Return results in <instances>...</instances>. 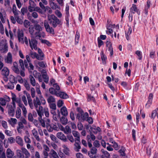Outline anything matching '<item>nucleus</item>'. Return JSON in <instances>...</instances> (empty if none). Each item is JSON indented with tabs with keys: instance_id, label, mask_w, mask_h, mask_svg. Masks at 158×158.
Here are the masks:
<instances>
[{
	"instance_id": "nucleus-1",
	"label": "nucleus",
	"mask_w": 158,
	"mask_h": 158,
	"mask_svg": "<svg viewBox=\"0 0 158 158\" xmlns=\"http://www.w3.org/2000/svg\"><path fill=\"white\" fill-rule=\"evenodd\" d=\"M48 22L46 20L44 21V27L48 33L54 35L55 32L53 27L56 28L58 25L61 26L62 23L53 14L48 15Z\"/></svg>"
},
{
	"instance_id": "nucleus-2",
	"label": "nucleus",
	"mask_w": 158,
	"mask_h": 158,
	"mask_svg": "<svg viewBox=\"0 0 158 158\" xmlns=\"http://www.w3.org/2000/svg\"><path fill=\"white\" fill-rule=\"evenodd\" d=\"M26 60H24L23 63L24 66L25 67L28 69L29 71L34 70V66L31 62L29 56L27 55L26 56Z\"/></svg>"
},
{
	"instance_id": "nucleus-3",
	"label": "nucleus",
	"mask_w": 158,
	"mask_h": 158,
	"mask_svg": "<svg viewBox=\"0 0 158 158\" xmlns=\"http://www.w3.org/2000/svg\"><path fill=\"white\" fill-rule=\"evenodd\" d=\"M88 117V114L87 112L83 113H78L77 114L76 118L79 121H84Z\"/></svg>"
},
{
	"instance_id": "nucleus-4",
	"label": "nucleus",
	"mask_w": 158,
	"mask_h": 158,
	"mask_svg": "<svg viewBox=\"0 0 158 158\" xmlns=\"http://www.w3.org/2000/svg\"><path fill=\"white\" fill-rule=\"evenodd\" d=\"M31 38L30 40L29 39L30 46L32 49H34L36 50L37 49V41L34 39V37Z\"/></svg>"
},
{
	"instance_id": "nucleus-5",
	"label": "nucleus",
	"mask_w": 158,
	"mask_h": 158,
	"mask_svg": "<svg viewBox=\"0 0 158 158\" xmlns=\"http://www.w3.org/2000/svg\"><path fill=\"white\" fill-rule=\"evenodd\" d=\"M10 99L6 95L4 96L3 98H0V106L6 105L7 102L10 101Z\"/></svg>"
},
{
	"instance_id": "nucleus-6",
	"label": "nucleus",
	"mask_w": 158,
	"mask_h": 158,
	"mask_svg": "<svg viewBox=\"0 0 158 158\" xmlns=\"http://www.w3.org/2000/svg\"><path fill=\"white\" fill-rule=\"evenodd\" d=\"M34 64L36 67H38L39 66L42 68H45L47 66L46 62L44 61L35 60L34 61Z\"/></svg>"
},
{
	"instance_id": "nucleus-7",
	"label": "nucleus",
	"mask_w": 158,
	"mask_h": 158,
	"mask_svg": "<svg viewBox=\"0 0 158 158\" xmlns=\"http://www.w3.org/2000/svg\"><path fill=\"white\" fill-rule=\"evenodd\" d=\"M18 37L19 42L22 44H23L24 34L22 31L19 30L18 31Z\"/></svg>"
},
{
	"instance_id": "nucleus-8",
	"label": "nucleus",
	"mask_w": 158,
	"mask_h": 158,
	"mask_svg": "<svg viewBox=\"0 0 158 158\" xmlns=\"http://www.w3.org/2000/svg\"><path fill=\"white\" fill-rule=\"evenodd\" d=\"M106 44L107 50L110 52V56H112L113 55V51L111 42L109 40L107 41Z\"/></svg>"
},
{
	"instance_id": "nucleus-9",
	"label": "nucleus",
	"mask_w": 158,
	"mask_h": 158,
	"mask_svg": "<svg viewBox=\"0 0 158 158\" xmlns=\"http://www.w3.org/2000/svg\"><path fill=\"white\" fill-rule=\"evenodd\" d=\"M20 66L22 70L19 73L20 75L23 77H24L25 76V73L24 72L25 70V67L24 66V64L23 60L22 59H20L19 61Z\"/></svg>"
},
{
	"instance_id": "nucleus-10",
	"label": "nucleus",
	"mask_w": 158,
	"mask_h": 158,
	"mask_svg": "<svg viewBox=\"0 0 158 158\" xmlns=\"http://www.w3.org/2000/svg\"><path fill=\"white\" fill-rule=\"evenodd\" d=\"M0 51L2 53H6L8 51L7 44L4 43L0 44Z\"/></svg>"
},
{
	"instance_id": "nucleus-11",
	"label": "nucleus",
	"mask_w": 158,
	"mask_h": 158,
	"mask_svg": "<svg viewBox=\"0 0 158 158\" xmlns=\"http://www.w3.org/2000/svg\"><path fill=\"white\" fill-rule=\"evenodd\" d=\"M56 136L64 142H66L68 141L66 136L61 132H58L56 134Z\"/></svg>"
},
{
	"instance_id": "nucleus-12",
	"label": "nucleus",
	"mask_w": 158,
	"mask_h": 158,
	"mask_svg": "<svg viewBox=\"0 0 158 158\" xmlns=\"http://www.w3.org/2000/svg\"><path fill=\"white\" fill-rule=\"evenodd\" d=\"M130 12L133 14H135L136 12L138 15H139L140 14V12L137 8L136 5L135 4H132V6L130 9Z\"/></svg>"
},
{
	"instance_id": "nucleus-13",
	"label": "nucleus",
	"mask_w": 158,
	"mask_h": 158,
	"mask_svg": "<svg viewBox=\"0 0 158 158\" xmlns=\"http://www.w3.org/2000/svg\"><path fill=\"white\" fill-rule=\"evenodd\" d=\"M21 150L23 153L24 155V158H31V154L27 149L25 148L22 147L21 148Z\"/></svg>"
},
{
	"instance_id": "nucleus-14",
	"label": "nucleus",
	"mask_w": 158,
	"mask_h": 158,
	"mask_svg": "<svg viewBox=\"0 0 158 158\" xmlns=\"http://www.w3.org/2000/svg\"><path fill=\"white\" fill-rule=\"evenodd\" d=\"M36 110L39 116L38 119L42 118L43 116H44V109L42 106H40L39 108V109H36Z\"/></svg>"
},
{
	"instance_id": "nucleus-15",
	"label": "nucleus",
	"mask_w": 158,
	"mask_h": 158,
	"mask_svg": "<svg viewBox=\"0 0 158 158\" xmlns=\"http://www.w3.org/2000/svg\"><path fill=\"white\" fill-rule=\"evenodd\" d=\"M15 140L16 143L20 146L23 147L24 145L23 141V139L20 136H18L16 137Z\"/></svg>"
},
{
	"instance_id": "nucleus-16",
	"label": "nucleus",
	"mask_w": 158,
	"mask_h": 158,
	"mask_svg": "<svg viewBox=\"0 0 158 158\" xmlns=\"http://www.w3.org/2000/svg\"><path fill=\"white\" fill-rule=\"evenodd\" d=\"M29 78L30 83L32 86H35L36 85V86H38V87H40L38 84V83H36L35 79L32 75H30Z\"/></svg>"
},
{
	"instance_id": "nucleus-17",
	"label": "nucleus",
	"mask_w": 158,
	"mask_h": 158,
	"mask_svg": "<svg viewBox=\"0 0 158 158\" xmlns=\"http://www.w3.org/2000/svg\"><path fill=\"white\" fill-rule=\"evenodd\" d=\"M42 73V77L44 79V81L46 83H48L49 81V77L48 75L45 70H43Z\"/></svg>"
},
{
	"instance_id": "nucleus-18",
	"label": "nucleus",
	"mask_w": 158,
	"mask_h": 158,
	"mask_svg": "<svg viewBox=\"0 0 158 158\" xmlns=\"http://www.w3.org/2000/svg\"><path fill=\"white\" fill-rule=\"evenodd\" d=\"M49 154L50 158H59L57 152L53 149L51 150Z\"/></svg>"
},
{
	"instance_id": "nucleus-19",
	"label": "nucleus",
	"mask_w": 158,
	"mask_h": 158,
	"mask_svg": "<svg viewBox=\"0 0 158 158\" xmlns=\"http://www.w3.org/2000/svg\"><path fill=\"white\" fill-rule=\"evenodd\" d=\"M56 96L63 99H66L68 98V95L63 92L59 91L57 93Z\"/></svg>"
},
{
	"instance_id": "nucleus-20",
	"label": "nucleus",
	"mask_w": 158,
	"mask_h": 158,
	"mask_svg": "<svg viewBox=\"0 0 158 158\" xmlns=\"http://www.w3.org/2000/svg\"><path fill=\"white\" fill-rule=\"evenodd\" d=\"M14 152L10 149L8 148L6 151V155L7 158H13L14 155Z\"/></svg>"
},
{
	"instance_id": "nucleus-21",
	"label": "nucleus",
	"mask_w": 158,
	"mask_h": 158,
	"mask_svg": "<svg viewBox=\"0 0 158 158\" xmlns=\"http://www.w3.org/2000/svg\"><path fill=\"white\" fill-rule=\"evenodd\" d=\"M0 19L2 23H5L6 19V13L4 11L0 12Z\"/></svg>"
},
{
	"instance_id": "nucleus-22",
	"label": "nucleus",
	"mask_w": 158,
	"mask_h": 158,
	"mask_svg": "<svg viewBox=\"0 0 158 158\" xmlns=\"http://www.w3.org/2000/svg\"><path fill=\"white\" fill-rule=\"evenodd\" d=\"M8 122L12 127H14L17 123V120L15 118H11L8 120Z\"/></svg>"
},
{
	"instance_id": "nucleus-23",
	"label": "nucleus",
	"mask_w": 158,
	"mask_h": 158,
	"mask_svg": "<svg viewBox=\"0 0 158 158\" xmlns=\"http://www.w3.org/2000/svg\"><path fill=\"white\" fill-rule=\"evenodd\" d=\"M33 103L36 109L37 108L38 106H40L41 104L40 101L38 97H36L34 99Z\"/></svg>"
},
{
	"instance_id": "nucleus-24",
	"label": "nucleus",
	"mask_w": 158,
	"mask_h": 158,
	"mask_svg": "<svg viewBox=\"0 0 158 158\" xmlns=\"http://www.w3.org/2000/svg\"><path fill=\"white\" fill-rule=\"evenodd\" d=\"M102 154L101 156V158H109L110 156V154L106 151L103 149L101 150Z\"/></svg>"
},
{
	"instance_id": "nucleus-25",
	"label": "nucleus",
	"mask_w": 158,
	"mask_h": 158,
	"mask_svg": "<svg viewBox=\"0 0 158 158\" xmlns=\"http://www.w3.org/2000/svg\"><path fill=\"white\" fill-rule=\"evenodd\" d=\"M31 132L32 135L35 138L36 140L38 141H40V139L39 138L38 133V132L37 130L35 129H34L32 130Z\"/></svg>"
},
{
	"instance_id": "nucleus-26",
	"label": "nucleus",
	"mask_w": 158,
	"mask_h": 158,
	"mask_svg": "<svg viewBox=\"0 0 158 158\" xmlns=\"http://www.w3.org/2000/svg\"><path fill=\"white\" fill-rule=\"evenodd\" d=\"M9 70L6 67H4L1 71V74L4 76H8L9 75Z\"/></svg>"
},
{
	"instance_id": "nucleus-27",
	"label": "nucleus",
	"mask_w": 158,
	"mask_h": 158,
	"mask_svg": "<svg viewBox=\"0 0 158 158\" xmlns=\"http://www.w3.org/2000/svg\"><path fill=\"white\" fill-rule=\"evenodd\" d=\"M12 11L14 16L18 15L20 13V11L17 10L16 6L15 4L13 5Z\"/></svg>"
},
{
	"instance_id": "nucleus-28",
	"label": "nucleus",
	"mask_w": 158,
	"mask_h": 158,
	"mask_svg": "<svg viewBox=\"0 0 158 158\" xmlns=\"http://www.w3.org/2000/svg\"><path fill=\"white\" fill-rule=\"evenodd\" d=\"M49 4L51 8L53 10H56L57 8L60 9L59 6L56 3L53 2H49Z\"/></svg>"
},
{
	"instance_id": "nucleus-29",
	"label": "nucleus",
	"mask_w": 158,
	"mask_h": 158,
	"mask_svg": "<svg viewBox=\"0 0 158 158\" xmlns=\"http://www.w3.org/2000/svg\"><path fill=\"white\" fill-rule=\"evenodd\" d=\"M60 113L64 116H66L68 115V111L66 108L65 106H63L61 108Z\"/></svg>"
},
{
	"instance_id": "nucleus-30",
	"label": "nucleus",
	"mask_w": 158,
	"mask_h": 158,
	"mask_svg": "<svg viewBox=\"0 0 158 158\" xmlns=\"http://www.w3.org/2000/svg\"><path fill=\"white\" fill-rule=\"evenodd\" d=\"M62 148H63V151L64 153L66 155H69V149L67 145L64 144L62 145Z\"/></svg>"
},
{
	"instance_id": "nucleus-31",
	"label": "nucleus",
	"mask_w": 158,
	"mask_h": 158,
	"mask_svg": "<svg viewBox=\"0 0 158 158\" xmlns=\"http://www.w3.org/2000/svg\"><path fill=\"white\" fill-rule=\"evenodd\" d=\"M38 52L39 54V55H38L39 57H38V60H43L44 57V55L43 53L40 49H38Z\"/></svg>"
},
{
	"instance_id": "nucleus-32",
	"label": "nucleus",
	"mask_w": 158,
	"mask_h": 158,
	"mask_svg": "<svg viewBox=\"0 0 158 158\" xmlns=\"http://www.w3.org/2000/svg\"><path fill=\"white\" fill-rule=\"evenodd\" d=\"M29 32L31 35V37H34V34L35 32V28L34 26L32 25L30 26L29 28Z\"/></svg>"
},
{
	"instance_id": "nucleus-33",
	"label": "nucleus",
	"mask_w": 158,
	"mask_h": 158,
	"mask_svg": "<svg viewBox=\"0 0 158 158\" xmlns=\"http://www.w3.org/2000/svg\"><path fill=\"white\" fill-rule=\"evenodd\" d=\"M6 61L7 63L11 64L12 62V56L11 53L8 52L7 54V56Z\"/></svg>"
},
{
	"instance_id": "nucleus-34",
	"label": "nucleus",
	"mask_w": 158,
	"mask_h": 158,
	"mask_svg": "<svg viewBox=\"0 0 158 158\" xmlns=\"http://www.w3.org/2000/svg\"><path fill=\"white\" fill-rule=\"evenodd\" d=\"M21 116V110L19 107H17L16 111L15 117L18 119L20 118Z\"/></svg>"
},
{
	"instance_id": "nucleus-35",
	"label": "nucleus",
	"mask_w": 158,
	"mask_h": 158,
	"mask_svg": "<svg viewBox=\"0 0 158 158\" xmlns=\"http://www.w3.org/2000/svg\"><path fill=\"white\" fill-rule=\"evenodd\" d=\"M38 120L41 126L43 127H45L46 126L45 118H39Z\"/></svg>"
},
{
	"instance_id": "nucleus-36",
	"label": "nucleus",
	"mask_w": 158,
	"mask_h": 158,
	"mask_svg": "<svg viewBox=\"0 0 158 158\" xmlns=\"http://www.w3.org/2000/svg\"><path fill=\"white\" fill-rule=\"evenodd\" d=\"M91 129L93 132L95 134H96L101 131V128L98 127H91Z\"/></svg>"
},
{
	"instance_id": "nucleus-37",
	"label": "nucleus",
	"mask_w": 158,
	"mask_h": 158,
	"mask_svg": "<svg viewBox=\"0 0 158 158\" xmlns=\"http://www.w3.org/2000/svg\"><path fill=\"white\" fill-rule=\"evenodd\" d=\"M60 122L63 125H66L68 123V119L67 118L62 116L60 119Z\"/></svg>"
},
{
	"instance_id": "nucleus-38",
	"label": "nucleus",
	"mask_w": 158,
	"mask_h": 158,
	"mask_svg": "<svg viewBox=\"0 0 158 158\" xmlns=\"http://www.w3.org/2000/svg\"><path fill=\"white\" fill-rule=\"evenodd\" d=\"M5 88L9 89H13L14 87V83L12 82H9L8 84L5 85Z\"/></svg>"
},
{
	"instance_id": "nucleus-39",
	"label": "nucleus",
	"mask_w": 158,
	"mask_h": 158,
	"mask_svg": "<svg viewBox=\"0 0 158 158\" xmlns=\"http://www.w3.org/2000/svg\"><path fill=\"white\" fill-rule=\"evenodd\" d=\"M30 56L33 59L36 58L38 60V54L35 52L31 51L29 54Z\"/></svg>"
},
{
	"instance_id": "nucleus-40",
	"label": "nucleus",
	"mask_w": 158,
	"mask_h": 158,
	"mask_svg": "<svg viewBox=\"0 0 158 158\" xmlns=\"http://www.w3.org/2000/svg\"><path fill=\"white\" fill-rule=\"evenodd\" d=\"M63 131H64L65 134H68L69 133L71 132V130L68 126H66L65 128H64V130H63Z\"/></svg>"
},
{
	"instance_id": "nucleus-41",
	"label": "nucleus",
	"mask_w": 158,
	"mask_h": 158,
	"mask_svg": "<svg viewBox=\"0 0 158 158\" xmlns=\"http://www.w3.org/2000/svg\"><path fill=\"white\" fill-rule=\"evenodd\" d=\"M101 56L102 61L103 63L105 64L106 63V60L107 59V57L104 54L103 52L102 51L101 53Z\"/></svg>"
},
{
	"instance_id": "nucleus-42",
	"label": "nucleus",
	"mask_w": 158,
	"mask_h": 158,
	"mask_svg": "<svg viewBox=\"0 0 158 158\" xmlns=\"http://www.w3.org/2000/svg\"><path fill=\"white\" fill-rule=\"evenodd\" d=\"M49 93L52 95H55L56 96L57 94V91L53 88H50L49 89Z\"/></svg>"
},
{
	"instance_id": "nucleus-43",
	"label": "nucleus",
	"mask_w": 158,
	"mask_h": 158,
	"mask_svg": "<svg viewBox=\"0 0 158 158\" xmlns=\"http://www.w3.org/2000/svg\"><path fill=\"white\" fill-rule=\"evenodd\" d=\"M47 101L49 103H51L52 102H55V99L54 97L52 96H49L47 99Z\"/></svg>"
},
{
	"instance_id": "nucleus-44",
	"label": "nucleus",
	"mask_w": 158,
	"mask_h": 158,
	"mask_svg": "<svg viewBox=\"0 0 158 158\" xmlns=\"http://www.w3.org/2000/svg\"><path fill=\"white\" fill-rule=\"evenodd\" d=\"M81 148V147L79 143H75L74 149L76 152H79Z\"/></svg>"
},
{
	"instance_id": "nucleus-45",
	"label": "nucleus",
	"mask_w": 158,
	"mask_h": 158,
	"mask_svg": "<svg viewBox=\"0 0 158 158\" xmlns=\"http://www.w3.org/2000/svg\"><path fill=\"white\" fill-rule=\"evenodd\" d=\"M9 114L12 116H13L14 115V110L12 106H11L9 109L8 111Z\"/></svg>"
},
{
	"instance_id": "nucleus-46",
	"label": "nucleus",
	"mask_w": 158,
	"mask_h": 158,
	"mask_svg": "<svg viewBox=\"0 0 158 158\" xmlns=\"http://www.w3.org/2000/svg\"><path fill=\"white\" fill-rule=\"evenodd\" d=\"M23 85L27 90L29 91L30 90V85L27 80L25 81Z\"/></svg>"
},
{
	"instance_id": "nucleus-47",
	"label": "nucleus",
	"mask_w": 158,
	"mask_h": 158,
	"mask_svg": "<svg viewBox=\"0 0 158 158\" xmlns=\"http://www.w3.org/2000/svg\"><path fill=\"white\" fill-rule=\"evenodd\" d=\"M125 150L126 149L122 147L121 149L119 151V152L121 156H125L126 154L125 153Z\"/></svg>"
},
{
	"instance_id": "nucleus-48",
	"label": "nucleus",
	"mask_w": 158,
	"mask_h": 158,
	"mask_svg": "<svg viewBox=\"0 0 158 158\" xmlns=\"http://www.w3.org/2000/svg\"><path fill=\"white\" fill-rule=\"evenodd\" d=\"M158 111V108H157L156 109L153 110L152 113L151 115V118L154 119L155 117L157 114V111Z\"/></svg>"
},
{
	"instance_id": "nucleus-49",
	"label": "nucleus",
	"mask_w": 158,
	"mask_h": 158,
	"mask_svg": "<svg viewBox=\"0 0 158 158\" xmlns=\"http://www.w3.org/2000/svg\"><path fill=\"white\" fill-rule=\"evenodd\" d=\"M21 151H22L21 150ZM17 154L19 156V158H24V155L20 150H18L17 151Z\"/></svg>"
},
{
	"instance_id": "nucleus-50",
	"label": "nucleus",
	"mask_w": 158,
	"mask_h": 158,
	"mask_svg": "<svg viewBox=\"0 0 158 158\" xmlns=\"http://www.w3.org/2000/svg\"><path fill=\"white\" fill-rule=\"evenodd\" d=\"M80 38V35L79 33H78L77 32H76V34L75 35V44H77L79 41Z\"/></svg>"
},
{
	"instance_id": "nucleus-51",
	"label": "nucleus",
	"mask_w": 158,
	"mask_h": 158,
	"mask_svg": "<svg viewBox=\"0 0 158 158\" xmlns=\"http://www.w3.org/2000/svg\"><path fill=\"white\" fill-rule=\"evenodd\" d=\"M93 144L94 146V147L96 148H98L100 146L99 141L97 140L94 141L93 143Z\"/></svg>"
},
{
	"instance_id": "nucleus-52",
	"label": "nucleus",
	"mask_w": 158,
	"mask_h": 158,
	"mask_svg": "<svg viewBox=\"0 0 158 158\" xmlns=\"http://www.w3.org/2000/svg\"><path fill=\"white\" fill-rule=\"evenodd\" d=\"M34 27H35V29L39 31H41L42 30V27L41 26L38 24H35Z\"/></svg>"
},
{
	"instance_id": "nucleus-53",
	"label": "nucleus",
	"mask_w": 158,
	"mask_h": 158,
	"mask_svg": "<svg viewBox=\"0 0 158 158\" xmlns=\"http://www.w3.org/2000/svg\"><path fill=\"white\" fill-rule=\"evenodd\" d=\"M39 99L41 102V104L45 105L46 103V101L42 95H39Z\"/></svg>"
},
{
	"instance_id": "nucleus-54",
	"label": "nucleus",
	"mask_w": 158,
	"mask_h": 158,
	"mask_svg": "<svg viewBox=\"0 0 158 158\" xmlns=\"http://www.w3.org/2000/svg\"><path fill=\"white\" fill-rule=\"evenodd\" d=\"M69 12H66L65 14V20L66 21V25L67 26H69Z\"/></svg>"
},
{
	"instance_id": "nucleus-55",
	"label": "nucleus",
	"mask_w": 158,
	"mask_h": 158,
	"mask_svg": "<svg viewBox=\"0 0 158 158\" xmlns=\"http://www.w3.org/2000/svg\"><path fill=\"white\" fill-rule=\"evenodd\" d=\"M14 17L16 19V21L18 23L21 24L23 23V21L20 18H19L18 15L15 16Z\"/></svg>"
},
{
	"instance_id": "nucleus-56",
	"label": "nucleus",
	"mask_w": 158,
	"mask_h": 158,
	"mask_svg": "<svg viewBox=\"0 0 158 158\" xmlns=\"http://www.w3.org/2000/svg\"><path fill=\"white\" fill-rule=\"evenodd\" d=\"M111 25L110 24L109 25L107 26V29L108 30L106 31V33L108 34H110L113 33V31L112 29L110 28Z\"/></svg>"
},
{
	"instance_id": "nucleus-57",
	"label": "nucleus",
	"mask_w": 158,
	"mask_h": 158,
	"mask_svg": "<svg viewBox=\"0 0 158 158\" xmlns=\"http://www.w3.org/2000/svg\"><path fill=\"white\" fill-rule=\"evenodd\" d=\"M30 22L27 20H25L23 22V24L24 26L26 28H28V27H30Z\"/></svg>"
},
{
	"instance_id": "nucleus-58",
	"label": "nucleus",
	"mask_w": 158,
	"mask_h": 158,
	"mask_svg": "<svg viewBox=\"0 0 158 158\" xmlns=\"http://www.w3.org/2000/svg\"><path fill=\"white\" fill-rule=\"evenodd\" d=\"M44 113L45 116L47 118H48L49 117V114L48 111V108H44Z\"/></svg>"
},
{
	"instance_id": "nucleus-59",
	"label": "nucleus",
	"mask_w": 158,
	"mask_h": 158,
	"mask_svg": "<svg viewBox=\"0 0 158 158\" xmlns=\"http://www.w3.org/2000/svg\"><path fill=\"white\" fill-rule=\"evenodd\" d=\"M45 120H46V123L47 127L48 128L49 127V126H50V123H51V121L49 118H45Z\"/></svg>"
},
{
	"instance_id": "nucleus-60",
	"label": "nucleus",
	"mask_w": 158,
	"mask_h": 158,
	"mask_svg": "<svg viewBox=\"0 0 158 158\" xmlns=\"http://www.w3.org/2000/svg\"><path fill=\"white\" fill-rule=\"evenodd\" d=\"M22 99L24 105L25 106H27L28 104L27 98L25 95H23L22 97Z\"/></svg>"
},
{
	"instance_id": "nucleus-61",
	"label": "nucleus",
	"mask_w": 158,
	"mask_h": 158,
	"mask_svg": "<svg viewBox=\"0 0 158 158\" xmlns=\"http://www.w3.org/2000/svg\"><path fill=\"white\" fill-rule=\"evenodd\" d=\"M24 140L26 143H31V140L27 136H25L24 137Z\"/></svg>"
},
{
	"instance_id": "nucleus-62",
	"label": "nucleus",
	"mask_w": 158,
	"mask_h": 158,
	"mask_svg": "<svg viewBox=\"0 0 158 158\" xmlns=\"http://www.w3.org/2000/svg\"><path fill=\"white\" fill-rule=\"evenodd\" d=\"M60 113L59 112V113L57 115L56 114L55 115H52L53 118L54 120L56 121H57L58 119L60 117Z\"/></svg>"
},
{
	"instance_id": "nucleus-63",
	"label": "nucleus",
	"mask_w": 158,
	"mask_h": 158,
	"mask_svg": "<svg viewBox=\"0 0 158 158\" xmlns=\"http://www.w3.org/2000/svg\"><path fill=\"white\" fill-rule=\"evenodd\" d=\"M30 90H31V97L32 98H34L35 96V90L33 87H31Z\"/></svg>"
},
{
	"instance_id": "nucleus-64",
	"label": "nucleus",
	"mask_w": 158,
	"mask_h": 158,
	"mask_svg": "<svg viewBox=\"0 0 158 158\" xmlns=\"http://www.w3.org/2000/svg\"><path fill=\"white\" fill-rule=\"evenodd\" d=\"M97 152V149L95 147H92L91 149L90 152L92 153L93 154H96Z\"/></svg>"
}]
</instances>
